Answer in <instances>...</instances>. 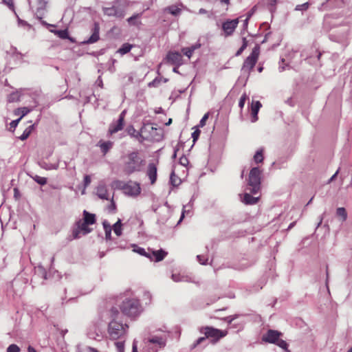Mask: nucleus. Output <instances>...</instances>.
Listing matches in <instances>:
<instances>
[{
    "label": "nucleus",
    "instance_id": "39448f33",
    "mask_svg": "<svg viewBox=\"0 0 352 352\" xmlns=\"http://www.w3.org/2000/svg\"><path fill=\"white\" fill-rule=\"evenodd\" d=\"M261 174L260 169L257 167L252 168L250 170L248 178V186L251 187L250 191L255 195L258 192L261 188Z\"/></svg>",
    "mask_w": 352,
    "mask_h": 352
},
{
    "label": "nucleus",
    "instance_id": "e433bc0d",
    "mask_svg": "<svg viewBox=\"0 0 352 352\" xmlns=\"http://www.w3.org/2000/svg\"><path fill=\"white\" fill-rule=\"evenodd\" d=\"M7 352H20V348L16 344H12L8 347Z\"/></svg>",
    "mask_w": 352,
    "mask_h": 352
},
{
    "label": "nucleus",
    "instance_id": "a878e982",
    "mask_svg": "<svg viewBox=\"0 0 352 352\" xmlns=\"http://www.w3.org/2000/svg\"><path fill=\"white\" fill-rule=\"evenodd\" d=\"M113 230L115 234L120 236L122 234V223L120 219H118L117 222L113 226Z\"/></svg>",
    "mask_w": 352,
    "mask_h": 352
},
{
    "label": "nucleus",
    "instance_id": "2eb2a0df",
    "mask_svg": "<svg viewBox=\"0 0 352 352\" xmlns=\"http://www.w3.org/2000/svg\"><path fill=\"white\" fill-rule=\"evenodd\" d=\"M96 194L101 199H110V194L108 192L107 187L104 184H100L96 188Z\"/></svg>",
    "mask_w": 352,
    "mask_h": 352
},
{
    "label": "nucleus",
    "instance_id": "9d476101",
    "mask_svg": "<svg viewBox=\"0 0 352 352\" xmlns=\"http://www.w3.org/2000/svg\"><path fill=\"white\" fill-rule=\"evenodd\" d=\"M88 223H85L84 221H79L76 223V228L73 230L72 235L74 239L80 237V235H85L91 232V229L89 228Z\"/></svg>",
    "mask_w": 352,
    "mask_h": 352
},
{
    "label": "nucleus",
    "instance_id": "09e8293b",
    "mask_svg": "<svg viewBox=\"0 0 352 352\" xmlns=\"http://www.w3.org/2000/svg\"><path fill=\"white\" fill-rule=\"evenodd\" d=\"M20 120H21V118H19L16 120L12 121L10 123V128L15 129L16 127V126L18 125Z\"/></svg>",
    "mask_w": 352,
    "mask_h": 352
},
{
    "label": "nucleus",
    "instance_id": "a211bd4d",
    "mask_svg": "<svg viewBox=\"0 0 352 352\" xmlns=\"http://www.w3.org/2000/svg\"><path fill=\"white\" fill-rule=\"evenodd\" d=\"M259 198L252 196L250 193L245 192L243 195V202L247 205H254L258 203Z\"/></svg>",
    "mask_w": 352,
    "mask_h": 352
},
{
    "label": "nucleus",
    "instance_id": "f3484780",
    "mask_svg": "<svg viewBox=\"0 0 352 352\" xmlns=\"http://www.w3.org/2000/svg\"><path fill=\"white\" fill-rule=\"evenodd\" d=\"M261 107L262 104L259 101H256L252 103L251 114L252 117V122H256L258 120V113Z\"/></svg>",
    "mask_w": 352,
    "mask_h": 352
},
{
    "label": "nucleus",
    "instance_id": "7ed1b4c3",
    "mask_svg": "<svg viewBox=\"0 0 352 352\" xmlns=\"http://www.w3.org/2000/svg\"><path fill=\"white\" fill-rule=\"evenodd\" d=\"M122 313L130 318H135L141 312V305L136 298H126L120 305Z\"/></svg>",
    "mask_w": 352,
    "mask_h": 352
},
{
    "label": "nucleus",
    "instance_id": "423d86ee",
    "mask_svg": "<svg viewBox=\"0 0 352 352\" xmlns=\"http://www.w3.org/2000/svg\"><path fill=\"white\" fill-rule=\"evenodd\" d=\"M261 47L258 45H256L252 49L251 54L245 58L243 62L242 69L250 74L254 67L259 57Z\"/></svg>",
    "mask_w": 352,
    "mask_h": 352
},
{
    "label": "nucleus",
    "instance_id": "0eeeda50",
    "mask_svg": "<svg viewBox=\"0 0 352 352\" xmlns=\"http://www.w3.org/2000/svg\"><path fill=\"white\" fill-rule=\"evenodd\" d=\"M201 332L205 334L206 338H211L212 343L217 342L221 338L228 334V331L226 330L222 331L208 326L202 327Z\"/></svg>",
    "mask_w": 352,
    "mask_h": 352
},
{
    "label": "nucleus",
    "instance_id": "ea45409f",
    "mask_svg": "<svg viewBox=\"0 0 352 352\" xmlns=\"http://www.w3.org/2000/svg\"><path fill=\"white\" fill-rule=\"evenodd\" d=\"M209 113H206L203 118L201 119L199 124V127H204L206 125V121L208 119Z\"/></svg>",
    "mask_w": 352,
    "mask_h": 352
},
{
    "label": "nucleus",
    "instance_id": "4468645a",
    "mask_svg": "<svg viewBox=\"0 0 352 352\" xmlns=\"http://www.w3.org/2000/svg\"><path fill=\"white\" fill-rule=\"evenodd\" d=\"M146 175L153 185L156 182L157 177V168L155 163H149L147 166Z\"/></svg>",
    "mask_w": 352,
    "mask_h": 352
},
{
    "label": "nucleus",
    "instance_id": "5701e85b",
    "mask_svg": "<svg viewBox=\"0 0 352 352\" xmlns=\"http://www.w3.org/2000/svg\"><path fill=\"white\" fill-rule=\"evenodd\" d=\"M34 125L31 124L29 126H28L23 131L21 135L19 137V138L21 140H25L28 138V137L32 133L33 129H34Z\"/></svg>",
    "mask_w": 352,
    "mask_h": 352
},
{
    "label": "nucleus",
    "instance_id": "f8f14e48",
    "mask_svg": "<svg viewBox=\"0 0 352 352\" xmlns=\"http://www.w3.org/2000/svg\"><path fill=\"white\" fill-rule=\"evenodd\" d=\"M168 63L179 67L183 64V58L182 54L177 52H170L166 56Z\"/></svg>",
    "mask_w": 352,
    "mask_h": 352
},
{
    "label": "nucleus",
    "instance_id": "72a5a7b5",
    "mask_svg": "<svg viewBox=\"0 0 352 352\" xmlns=\"http://www.w3.org/2000/svg\"><path fill=\"white\" fill-rule=\"evenodd\" d=\"M248 46V41L245 38H243V44L241 47L239 49V50L236 53V56H240L242 52L246 49Z\"/></svg>",
    "mask_w": 352,
    "mask_h": 352
},
{
    "label": "nucleus",
    "instance_id": "a19ab883",
    "mask_svg": "<svg viewBox=\"0 0 352 352\" xmlns=\"http://www.w3.org/2000/svg\"><path fill=\"white\" fill-rule=\"evenodd\" d=\"M201 133V131L199 129H196L195 131L192 133V138L193 139V142H195Z\"/></svg>",
    "mask_w": 352,
    "mask_h": 352
},
{
    "label": "nucleus",
    "instance_id": "6ab92c4d",
    "mask_svg": "<svg viewBox=\"0 0 352 352\" xmlns=\"http://www.w3.org/2000/svg\"><path fill=\"white\" fill-rule=\"evenodd\" d=\"M166 254H167V252H166L163 250L153 251L152 256H151L152 260L154 259L157 262L161 261L165 258Z\"/></svg>",
    "mask_w": 352,
    "mask_h": 352
},
{
    "label": "nucleus",
    "instance_id": "20e7f679",
    "mask_svg": "<svg viewBox=\"0 0 352 352\" xmlns=\"http://www.w3.org/2000/svg\"><path fill=\"white\" fill-rule=\"evenodd\" d=\"M281 336V332L270 329L263 336L262 340L265 342L275 344L283 349L285 352H290L288 349V344L285 340L280 338Z\"/></svg>",
    "mask_w": 352,
    "mask_h": 352
},
{
    "label": "nucleus",
    "instance_id": "0e129e2a",
    "mask_svg": "<svg viewBox=\"0 0 352 352\" xmlns=\"http://www.w3.org/2000/svg\"><path fill=\"white\" fill-rule=\"evenodd\" d=\"M263 67L262 66H261V67H259L258 68V72L259 73H261V72H263Z\"/></svg>",
    "mask_w": 352,
    "mask_h": 352
},
{
    "label": "nucleus",
    "instance_id": "bb28decb",
    "mask_svg": "<svg viewBox=\"0 0 352 352\" xmlns=\"http://www.w3.org/2000/svg\"><path fill=\"white\" fill-rule=\"evenodd\" d=\"M195 49H196L195 46H192L190 47H184V48H182V52L188 58H190V57L192 56Z\"/></svg>",
    "mask_w": 352,
    "mask_h": 352
},
{
    "label": "nucleus",
    "instance_id": "79ce46f5",
    "mask_svg": "<svg viewBox=\"0 0 352 352\" xmlns=\"http://www.w3.org/2000/svg\"><path fill=\"white\" fill-rule=\"evenodd\" d=\"M179 164L184 166H186L188 164V159L185 156V155H182L180 158H179Z\"/></svg>",
    "mask_w": 352,
    "mask_h": 352
},
{
    "label": "nucleus",
    "instance_id": "ddd939ff",
    "mask_svg": "<svg viewBox=\"0 0 352 352\" xmlns=\"http://www.w3.org/2000/svg\"><path fill=\"white\" fill-rule=\"evenodd\" d=\"M103 12L105 15L109 16H115L117 18H123L124 16V11L116 6H112L111 8H103Z\"/></svg>",
    "mask_w": 352,
    "mask_h": 352
},
{
    "label": "nucleus",
    "instance_id": "37998d69",
    "mask_svg": "<svg viewBox=\"0 0 352 352\" xmlns=\"http://www.w3.org/2000/svg\"><path fill=\"white\" fill-rule=\"evenodd\" d=\"M140 16V14H135L131 17H129L128 19H127V21L129 22V24L131 25H135V20L137 18H138Z\"/></svg>",
    "mask_w": 352,
    "mask_h": 352
},
{
    "label": "nucleus",
    "instance_id": "13d9d810",
    "mask_svg": "<svg viewBox=\"0 0 352 352\" xmlns=\"http://www.w3.org/2000/svg\"><path fill=\"white\" fill-rule=\"evenodd\" d=\"M132 352H138L137 346L135 343L133 344Z\"/></svg>",
    "mask_w": 352,
    "mask_h": 352
},
{
    "label": "nucleus",
    "instance_id": "58836bf2",
    "mask_svg": "<svg viewBox=\"0 0 352 352\" xmlns=\"http://www.w3.org/2000/svg\"><path fill=\"white\" fill-rule=\"evenodd\" d=\"M109 200L111 201V203H110L109 206H108V209L109 211L114 212L116 210V205L113 201V197H110Z\"/></svg>",
    "mask_w": 352,
    "mask_h": 352
},
{
    "label": "nucleus",
    "instance_id": "4be33fe9",
    "mask_svg": "<svg viewBox=\"0 0 352 352\" xmlns=\"http://www.w3.org/2000/svg\"><path fill=\"white\" fill-rule=\"evenodd\" d=\"M164 10L173 16H177L181 13L182 9L176 5H171L165 8Z\"/></svg>",
    "mask_w": 352,
    "mask_h": 352
},
{
    "label": "nucleus",
    "instance_id": "e2e57ef3",
    "mask_svg": "<svg viewBox=\"0 0 352 352\" xmlns=\"http://www.w3.org/2000/svg\"><path fill=\"white\" fill-rule=\"evenodd\" d=\"M295 223H296V222L291 223L288 227V229L292 228L294 226Z\"/></svg>",
    "mask_w": 352,
    "mask_h": 352
},
{
    "label": "nucleus",
    "instance_id": "3c124183",
    "mask_svg": "<svg viewBox=\"0 0 352 352\" xmlns=\"http://www.w3.org/2000/svg\"><path fill=\"white\" fill-rule=\"evenodd\" d=\"M127 132L130 135L135 136L134 133H135L136 131H135V129L133 128V126H131L128 127Z\"/></svg>",
    "mask_w": 352,
    "mask_h": 352
},
{
    "label": "nucleus",
    "instance_id": "393cba45",
    "mask_svg": "<svg viewBox=\"0 0 352 352\" xmlns=\"http://www.w3.org/2000/svg\"><path fill=\"white\" fill-rule=\"evenodd\" d=\"M263 148H261L254 155V160L256 164H258L263 162Z\"/></svg>",
    "mask_w": 352,
    "mask_h": 352
},
{
    "label": "nucleus",
    "instance_id": "774afa93",
    "mask_svg": "<svg viewBox=\"0 0 352 352\" xmlns=\"http://www.w3.org/2000/svg\"><path fill=\"white\" fill-rule=\"evenodd\" d=\"M347 352H352V348H351Z\"/></svg>",
    "mask_w": 352,
    "mask_h": 352
},
{
    "label": "nucleus",
    "instance_id": "f257e3e1",
    "mask_svg": "<svg viewBox=\"0 0 352 352\" xmlns=\"http://www.w3.org/2000/svg\"><path fill=\"white\" fill-rule=\"evenodd\" d=\"M122 170L126 175L141 172L146 164L138 151H131L122 156Z\"/></svg>",
    "mask_w": 352,
    "mask_h": 352
},
{
    "label": "nucleus",
    "instance_id": "9b49d317",
    "mask_svg": "<svg viewBox=\"0 0 352 352\" xmlns=\"http://www.w3.org/2000/svg\"><path fill=\"white\" fill-rule=\"evenodd\" d=\"M239 23V19H234L232 20H227L222 24V29L224 32L225 36H231Z\"/></svg>",
    "mask_w": 352,
    "mask_h": 352
},
{
    "label": "nucleus",
    "instance_id": "b1692460",
    "mask_svg": "<svg viewBox=\"0 0 352 352\" xmlns=\"http://www.w3.org/2000/svg\"><path fill=\"white\" fill-rule=\"evenodd\" d=\"M31 111L30 109L28 107H21L18 108L14 111V113L17 116H20L19 118H22L25 115H27Z\"/></svg>",
    "mask_w": 352,
    "mask_h": 352
},
{
    "label": "nucleus",
    "instance_id": "a18cd8bd",
    "mask_svg": "<svg viewBox=\"0 0 352 352\" xmlns=\"http://www.w3.org/2000/svg\"><path fill=\"white\" fill-rule=\"evenodd\" d=\"M115 344L120 352H123V351H124V343L123 342H117L115 343Z\"/></svg>",
    "mask_w": 352,
    "mask_h": 352
},
{
    "label": "nucleus",
    "instance_id": "6e6d98bb",
    "mask_svg": "<svg viewBox=\"0 0 352 352\" xmlns=\"http://www.w3.org/2000/svg\"><path fill=\"white\" fill-rule=\"evenodd\" d=\"M28 352H37V351H36V349L34 347L29 346L28 348Z\"/></svg>",
    "mask_w": 352,
    "mask_h": 352
},
{
    "label": "nucleus",
    "instance_id": "c9c22d12",
    "mask_svg": "<svg viewBox=\"0 0 352 352\" xmlns=\"http://www.w3.org/2000/svg\"><path fill=\"white\" fill-rule=\"evenodd\" d=\"M135 251L142 256H145L152 259L151 255L146 253L144 248H138L136 250H135Z\"/></svg>",
    "mask_w": 352,
    "mask_h": 352
},
{
    "label": "nucleus",
    "instance_id": "cd10ccee",
    "mask_svg": "<svg viewBox=\"0 0 352 352\" xmlns=\"http://www.w3.org/2000/svg\"><path fill=\"white\" fill-rule=\"evenodd\" d=\"M170 183L174 186H177L181 183V179L178 177L174 172H173L170 177Z\"/></svg>",
    "mask_w": 352,
    "mask_h": 352
},
{
    "label": "nucleus",
    "instance_id": "f704fd0d",
    "mask_svg": "<svg viewBox=\"0 0 352 352\" xmlns=\"http://www.w3.org/2000/svg\"><path fill=\"white\" fill-rule=\"evenodd\" d=\"M34 179L35 182H36L38 184L41 185H45L47 184V178L43 177H40L38 175H36L35 177H34Z\"/></svg>",
    "mask_w": 352,
    "mask_h": 352
},
{
    "label": "nucleus",
    "instance_id": "473e14b6",
    "mask_svg": "<svg viewBox=\"0 0 352 352\" xmlns=\"http://www.w3.org/2000/svg\"><path fill=\"white\" fill-rule=\"evenodd\" d=\"M337 215L342 218V221H345L347 217V213L344 208H338L337 209Z\"/></svg>",
    "mask_w": 352,
    "mask_h": 352
},
{
    "label": "nucleus",
    "instance_id": "8fccbe9b",
    "mask_svg": "<svg viewBox=\"0 0 352 352\" xmlns=\"http://www.w3.org/2000/svg\"><path fill=\"white\" fill-rule=\"evenodd\" d=\"M277 3V0H267V5L272 8H274Z\"/></svg>",
    "mask_w": 352,
    "mask_h": 352
},
{
    "label": "nucleus",
    "instance_id": "c85d7f7f",
    "mask_svg": "<svg viewBox=\"0 0 352 352\" xmlns=\"http://www.w3.org/2000/svg\"><path fill=\"white\" fill-rule=\"evenodd\" d=\"M53 32L60 38L66 39L69 38V34L67 30H56L53 31Z\"/></svg>",
    "mask_w": 352,
    "mask_h": 352
},
{
    "label": "nucleus",
    "instance_id": "052dcab7",
    "mask_svg": "<svg viewBox=\"0 0 352 352\" xmlns=\"http://www.w3.org/2000/svg\"><path fill=\"white\" fill-rule=\"evenodd\" d=\"M221 3H223V4H226V5H229L230 4V0H221Z\"/></svg>",
    "mask_w": 352,
    "mask_h": 352
},
{
    "label": "nucleus",
    "instance_id": "412c9836",
    "mask_svg": "<svg viewBox=\"0 0 352 352\" xmlns=\"http://www.w3.org/2000/svg\"><path fill=\"white\" fill-rule=\"evenodd\" d=\"M99 146L100 147L101 151L102 152L103 155H104L112 148L113 142L111 141H107V142L100 141Z\"/></svg>",
    "mask_w": 352,
    "mask_h": 352
},
{
    "label": "nucleus",
    "instance_id": "6e6552de",
    "mask_svg": "<svg viewBox=\"0 0 352 352\" xmlns=\"http://www.w3.org/2000/svg\"><path fill=\"white\" fill-rule=\"evenodd\" d=\"M119 187H120L124 192L131 196H138L141 192V188L138 183L129 181L127 183L118 182Z\"/></svg>",
    "mask_w": 352,
    "mask_h": 352
},
{
    "label": "nucleus",
    "instance_id": "5fc2aeb1",
    "mask_svg": "<svg viewBox=\"0 0 352 352\" xmlns=\"http://www.w3.org/2000/svg\"><path fill=\"white\" fill-rule=\"evenodd\" d=\"M338 174V170L335 173V174L330 178L329 181V183L332 182L333 180L335 179V178L336 177L337 175Z\"/></svg>",
    "mask_w": 352,
    "mask_h": 352
},
{
    "label": "nucleus",
    "instance_id": "bf43d9fd",
    "mask_svg": "<svg viewBox=\"0 0 352 352\" xmlns=\"http://www.w3.org/2000/svg\"><path fill=\"white\" fill-rule=\"evenodd\" d=\"M229 324L232 322V321L234 320L233 318L228 317L225 319Z\"/></svg>",
    "mask_w": 352,
    "mask_h": 352
},
{
    "label": "nucleus",
    "instance_id": "2f4dec72",
    "mask_svg": "<svg viewBox=\"0 0 352 352\" xmlns=\"http://www.w3.org/2000/svg\"><path fill=\"white\" fill-rule=\"evenodd\" d=\"M148 342L153 344H157L160 347L164 346V342L159 337H154L148 340Z\"/></svg>",
    "mask_w": 352,
    "mask_h": 352
},
{
    "label": "nucleus",
    "instance_id": "7c9ffc66",
    "mask_svg": "<svg viewBox=\"0 0 352 352\" xmlns=\"http://www.w3.org/2000/svg\"><path fill=\"white\" fill-rule=\"evenodd\" d=\"M132 47V45L129 43H124L122 45V46L119 49L118 52L122 54H124L130 52L131 49Z\"/></svg>",
    "mask_w": 352,
    "mask_h": 352
},
{
    "label": "nucleus",
    "instance_id": "338daca9",
    "mask_svg": "<svg viewBox=\"0 0 352 352\" xmlns=\"http://www.w3.org/2000/svg\"><path fill=\"white\" fill-rule=\"evenodd\" d=\"M200 258H201V256L198 255V256H197V258H198V260L199 261V262H200L201 263H202V264H203L204 263H203V262H201V260H200Z\"/></svg>",
    "mask_w": 352,
    "mask_h": 352
},
{
    "label": "nucleus",
    "instance_id": "c03bdc74",
    "mask_svg": "<svg viewBox=\"0 0 352 352\" xmlns=\"http://www.w3.org/2000/svg\"><path fill=\"white\" fill-rule=\"evenodd\" d=\"M91 177L89 175H85L84 177V186L87 187L91 183Z\"/></svg>",
    "mask_w": 352,
    "mask_h": 352
},
{
    "label": "nucleus",
    "instance_id": "4c0bfd02",
    "mask_svg": "<svg viewBox=\"0 0 352 352\" xmlns=\"http://www.w3.org/2000/svg\"><path fill=\"white\" fill-rule=\"evenodd\" d=\"M248 99V96L245 94H243L240 100H239V106L241 109H243L244 105H245V101L246 100Z\"/></svg>",
    "mask_w": 352,
    "mask_h": 352
},
{
    "label": "nucleus",
    "instance_id": "f03ea898",
    "mask_svg": "<svg viewBox=\"0 0 352 352\" xmlns=\"http://www.w3.org/2000/svg\"><path fill=\"white\" fill-rule=\"evenodd\" d=\"M110 314L112 319L108 324L107 333L110 339L116 340L126 334L129 325L118 320L120 312L117 308L112 307L110 309Z\"/></svg>",
    "mask_w": 352,
    "mask_h": 352
},
{
    "label": "nucleus",
    "instance_id": "864d4df0",
    "mask_svg": "<svg viewBox=\"0 0 352 352\" xmlns=\"http://www.w3.org/2000/svg\"><path fill=\"white\" fill-rule=\"evenodd\" d=\"M254 9V8H253L252 9V10H251L250 12H249L248 15V16H247L246 19L245 20V23H247V22H248V19L251 17L252 14H253Z\"/></svg>",
    "mask_w": 352,
    "mask_h": 352
},
{
    "label": "nucleus",
    "instance_id": "49530a36",
    "mask_svg": "<svg viewBox=\"0 0 352 352\" xmlns=\"http://www.w3.org/2000/svg\"><path fill=\"white\" fill-rule=\"evenodd\" d=\"M308 7H309L308 3H305L302 5L297 6L296 10H307L308 8Z\"/></svg>",
    "mask_w": 352,
    "mask_h": 352
},
{
    "label": "nucleus",
    "instance_id": "69168bd1",
    "mask_svg": "<svg viewBox=\"0 0 352 352\" xmlns=\"http://www.w3.org/2000/svg\"><path fill=\"white\" fill-rule=\"evenodd\" d=\"M173 72H176V73H177V72H178V71H177V67H174V68H173Z\"/></svg>",
    "mask_w": 352,
    "mask_h": 352
},
{
    "label": "nucleus",
    "instance_id": "dca6fc26",
    "mask_svg": "<svg viewBox=\"0 0 352 352\" xmlns=\"http://www.w3.org/2000/svg\"><path fill=\"white\" fill-rule=\"evenodd\" d=\"M100 32V25L98 22H95L94 23V27L92 28V34L89 38V39L85 42V43L91 44L97 42L100 39L99 36Z\"/></svg>",
    "mask_w": 352,
    "mask_h": 352
},
{
    "label": "nucleus",
    "instance_id": "c756f323",
    "mask_svg": "<svg viewBox=\"0 0 352 352\" xmlns=\"http://www.w3.org/2000/svg\"><path fill=\"white\" fill-rule=\"evenodd\" d=\"M103 226L105 231V236L107 239H111V226L107 222H103Z\"/></svg>",
    "mask_w": 352,
    "mask_h": 352
},
{
    "label": "nucleus",
    "instance_id": "1a4fd4ad",
    "mask_svg": "<svg viewBox=\"0 0 352 352\" xmlns=\"http://www.w3.org/2000/svg\"><path fill=\"white\" fill-rule=\"evenodd\" d=\"M126 116V110H124L121 112L119 116L118 119L113 122L109 126L108 134L109 135H112L114 133H118V131L122 130L124 126V118Z\"/></svg>",
    "mask_w": 352,
    "mask_h": 352
},
{
    "label": "nucleus",
    "instance_id": "680f3d73",
    "mask_svg": "<svg viewBox=\"0 0 352 352\" xmlns=\"http://www.w3.org/2000/svg\"><path fill=\"white\" fill-rule=\"evenodd\" d=\"M199 12L200 14H206V10L205 9H204V8H201V9L199 10Z\"/></svg>",
    "mask_w": 352,
    "mask_h": 352
},
{
    "label": "nucleus",
    "instance_id": "de8ad7c7",
    "mask_svg": "<svg viewBox=\"0 0 352 352\" xmlns=\"http://www.w3.org/2000/svg\"><path fill=\"white\" fill-rule=\"evenodd\" d=\"M3 2L6 4L10 8H14V4L12 0H2Z\"/></svg>",
    "mask_w": 352,
    "mask_h": 352
},
{
    "label": "nucleus",
    "instance_id": "4d7b16f0",
    "mask_svg": "<svg viewBox=\"0 0 352 352\" xmlns=\"http://www.w3.org/2000/svg\"><path fill=\"white\" fill-rule=\"evenodd\" d=\"M89 352H98L97 349L93 347H88Z\"/></svg>",
    "mask_w": 352,
    "mask_h": 352
},
{
    "label": "nucleus",
    "instance_id": "603ef678",
    "mask_svg": "<svg viewBox=\"0 0 352 352\" xmlns=\"http://www.w3.org/2000/svg\"><path fill=\"white\" fill-rule=\"evenodd\" d=\"M206 337H201V338H199V339H197L195 344H194V347L200 344L202 342H204L206 340Z\"/></svg>",
    "mask_w": 352,
    "mask_h": 352
},
{
    "label": "nucleus",
    "instance_id": "aec40b11",
    "mask_svg": "<svg viewBox=\"0 0 352 352\" xmlns=\"http://www.w3.org/2000/svg\"><path fill=\"white\" fill-rule=\"evenodd\" d=\"M83 221L85 222V223L93 225L96 223V215L94 214L89 213L86 210H84Z\"/></svg>",
    "mask_w": 352,
    "mask_h": 352
}]
</instances>
